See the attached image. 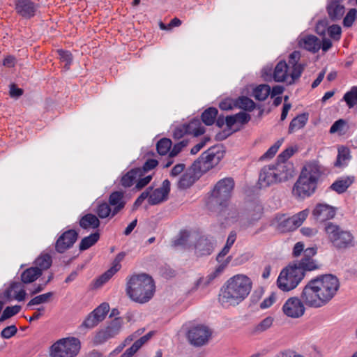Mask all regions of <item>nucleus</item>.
I'll list each match as a JSON object with an SVG mask.
<instances>
[{"label": "nucleus", "instance_id": "obj_1", "mask_svg": "<svg viewBox=\"0 0 357 357\" xmlns=\"http://www.w3.org/2000/svg\"><path fill=\"white\" fill-rule=\"evenodd\" d=\"M339 287L336 276L323 275L308 282L301 292V298L306 306L319 308L326 305L335 296Z\"/></svg>", "mask_w": 357, "mask_h": 357}, {"label": "nucleus", "instance_id": "obj_2", "mask_svg": "<svg viewBox=\"0 0 357 357\" xmlns=\"http://www.w3.org/2000/svg\"><path fill=\"white\" fill-rule=\"evenodd\" d=\"M252 289L250 279L243 274L230 278L221 288L219 300L222 305H236L243 301Z\"/></svg>", "mask_w": 357, "mask_h": 357}, {"label": "nucleus", "instance_id": "obj_3", "mask_svg": "<svg viewBox=\"0 0 357 357\" xmlns=\"http://www.w3.org/2000/svg\"><path fill=\"white\" fill-rule=\"evenodd\" d=\"M155 291L153 278L147 274L134 275L127 282L126 294L133 301L144 304L149 302Z\"/></svg>", "mask_w": 357, "mask_h": 357}, {"label": "nucleus", "instance_id": "obj_4", "mask_svg": "<svg viewBox=\"0 0 357 357\" xmlns=\"http://www.w3.org/2000/svg\"><path fill=\"white\" fill-rule=\"evenodd\" d=\"M294 166L290 162H276L266 165L260 172L259 185L260 188H266L287 181L294 176Z\"/></svg>", "mask_w": 357, "mask_h": 357}, {"label": "nucleus", "instance_id": "obj_5", "mask_svg": "<svg viewBox=\"0 0 357 357\" xmlns=\"http://www.w3.org/2000/svg\"><path fill=\"white\" fill-rule=\"evenodd\" d=\"M301 54L294 51L289 56L288 63L284 61H280L275 67L273 79L277 82H287L289 84H293L298 79L303 70L304 66L299 63Z\"/></svg>", "mask_w": 357, "mask_h": 357}, {"label": "nucleus", "instance_id": "obj_6", "mask_svg": "<svg viewBox=\"0 0 357 357\" xmlns=\"http://www.w3.org/2000/svg\"><path fill=\"white\" fill-rule=\"evenodd\" d=\"M234 181L231 177L220 179L214 185L208 201L209 208L217 207V210L222 211L226 208L231 197L234 188Z\"/></svg>", "mask_w": 357, "mask_h": 357}, {"label": "nucleus", "instance_id": "obj_7", "mask_svg": "<svg viewBox=\"0 0 357 357\" xmlns=\"http://www.w3.org/2000/svg\"><path fill=\"white\" fill-rule=\"evenodd\" d=\"M324 230L328 239L336 249L344 250L354 246L353 235L338 225L331 222H326Z\"/></svg>", "mask_w": 357, "mask_h": 357}, {"label": "nucleus", "instance_id": "obj_8", "mask_svg": "<svg viewBox=\"0 0 357 357\" xmlns=\"http://www.w3.org/2000/svg\"><path fill=\"white\" fill-rule=\"evenodd\" d=\"M80 349L77 338L68 337L59 340L51 347V357H75Z\"/></svg>", "mask_w": 357, "mask_h": 357}, {"label": "nucleus", "instance_id": "obj_9", "mask_svg": "<svg viewBox=\"0 0 357 357\" xmlns=\"http://www.w3.org/2000/svg\"><path fill=\"white\" fill-rule=\"evenodd\" d=\"M303 278L304 274L301 269L294 265L289 266L280 273L277 280L278 286L281 290L288 291L296 288Z\"/></svg>", "mask_w": 357, "mask_h": 357}, {"label": "nucleus", "instance_id": "obj_10", "mask_svg": "<svg viewBox=\"0 0 357 357\" xmlns=\"http://www.w3.org/2000/svg\"><path fill=\"white\" fill-rule=\"evenodd\" d=\"M124 321L122 317H115L104 328L98 331L94 336L93 343L99 345L116 337L121 331Z\"/></svg>", "mask_w": 357, "mask_h": 357}, {"label": "nucleus", "instance_id": "obj_11", "mask_svg": "<svg viewBox=\"0 0 357 357\" xmlns=\"http://www.w3.org/2000/svg\"><path fill=\"white\" fill-rule=\"evenodd\" d=\"M305 303L301 297L293 296L289 298L283 304L282 310L284 315L291 319H298L305 312Z\"/></svg>", "mask_w": 357, "mask_h": 357}, {"label": "nucleus", "instance_id": "obj_12", "mask_svg": "<svg viewBox=\"0 0 357 357\" xmlns=\"http://www.w3.org/2000/svg\"><path fill=\"white\" fill-rule=\"evenodd\" d=\"M211 336V330L204 325H198L192 327L188 333L189 342L195 347H201L206 344L208 342Z\"/></svg>", "mask_w": 357, "mask_h": 357}, {"label": "nucleus", "instance_id": "obj_13", "mask_svg": "<svg viewBox=\"0 0 357 357\" xmlns=\"http://www.w3.org/2000/svg\"><path fill=\"white\" fill-rule=\"evenodd\" d=\"M16 13L24 20L34 17L39 11L40 5L32 0H14Z\"/></svg>", "mask_w": 357, "mask_h": 357}, {"label": "nucleus", "instance_id": "obj_14", "mask_svg": "<svg viewBox=\"0 0 357 357\" xmlns=\"http://www.w3.org/2000/svg\"><path fill=\"white\" fill-rule=\"evenodd\" d=\"M308 215L309 211L305 209L291 217H284L282 220H280L278 229L282 233L294 231L303 224Z\"/></svg>", "mask_w": 357, "mask_h": 357}, {"label": "nucleus", "instance_id": "obj_15", "mask_svg": "<svg viewBox=\"0 0 357 357\" xmlns=\"http://www.w3.org/2000/svg\"><path fill=\"white\" fill-rule=\"evenodd\" d=\"M317 187V184L300 175L293 187L292 193L297 198L304 199L312 195Z\"/></svg>", "mask_w": 357, "mask_h": 357}, {"label": "nucleus", "instance_id": "obj_16", "mask_svg": "<svg viewBox=\"0 0 357 357\" xmlns=\"http://www.w3.org/2000/svg\"><path fill=\"white\" fill-rule=\"evenodd\" d=\"M78 238V233L74 229H68L62 233L55 242V250L60 254L70 249Z\"/></svg>", "mask_w": 357, "mask_h": 357}, {"label": "nucleus", "instance_id": "obj_17", "mask_svg": "<svg viewBox=\"0 0 357 357\" xmlns=\"http://www.w3.org/2000/svg\"><path fill=\"white\" fill-rule=\"evenodd\" d=\"M222 153L220 152L219 147H212L202 153L199 158V167L208 169L216 165L220 160Z\"/></svg>", "mask_w": 357, "mask_h": 357}, {"label": "nucleus", "instance_id": "obj_18", "mask_svg": "<svg viewBox=\"0 0 357 357\" xmlns=\"http://www.w3.org/2000/svg\"><path fill=\"white\" fill-rule=\"evenodd\" d=\"M147 189L149 190V196L148 197L149 204L151 205L158 204L167 199L168 195L170 191V182L166 179L162 185L153 190L152 187Z\"/></svg>", "mask_w": 357, "mask_h": 357}, {"label": "nucleus", "instance_id": "obj_19", "mask_svg": "<svg viewBox=\"0 0 357 357\" xmlns=\"http://www.w3.org/2000/svg\"><path fill=\"white\" fill-rule=\"evenodd\" d=\"M324 174L325 169L323 166L317 161H310L304 165L301 175L317 184Z\"/></svg>", "mask_w": 357, "mask_h": 357}, {"label": "nucleus", "instance_id": "obj_20", "mask_svg": "<svg viewBox=\"0 0 357 357\" xmlns=\"http://www.w3.org/2000/svg\"><path fill=\"white\" fill-rule=\"evenodd\" d=\"M317 253V249L314 248H308L304 250V256L298 263L294 264L296 268L301 269L305 275V271H311L319 268L318 265L312 257Z\"/></svg>", "mask_w": 357, "mask_h": 357}, {"label": "nucleus", "instance_id": "obj_21", "mask_svg": "<svg viewBox=\"0 0 357 357\" xmlns=\"http://www.w3.org/2000/svg\"><path fill=\"white\" fill-rule=\"evenodd\" d=\"M124 252L119 253L112 262V266L97 278L94 282V287L98 288L107 282L121 267V262L124 259Z\"/></svg>", "mask_w": 357, "mask_h": 357}, {"label": "nucleus", "instance_id": "obj_22", "mask_svg": "<svg viewBox=\"0 0 357 357\" xmlns=\"http://www.w3.org/2000/svg\"><path fill=\"white\" fill-rule=\"evenodd\" d=\"M231 260V257L229 256L221 264H219L214 270L210 272L206 277L198 280L197 285L202 284L207 287L211 284L215 279L218 278L224 272L226 267Z\"/></svg>", "mask_w": 357, "mask_h": 357}, {"label": "nucleus", "instance_id": "obj_23", "mask_svg": "<svg viewBox=\"0 0 357 357\" xmlns=\"http://www.w3.org/2000/svg\"><path fill=\"white\" fill-rule=\"evenodd\" d=\"M23 284L24 283L20 282H12L3 293L4 298L8 301H10L13 299L18 301H24L26 294Z\"/></svg>", "mask_w": 357, "mask_h": 357}, {"label": "nucleus", "instance_id": "obj_24", "mask_svg": "<svg viewBox=\"0 0 357 357\" xmlns=\"http://www.w3.org/2000/svg\"><path fill=\"white\" fill-rule=\"evenodd\" d=\"M335 213V208L326 204H317L312 212L314 218L320 222L333 218Z\"/></svg>", "mask_w": 357, "mask_h": 357}, {"label": "nucleus", "instance_id": "obj_25", "mask_svg": "<svg viewBox=\"0 0 357 357\" xmlns=\"http://www.w3.org/2000/svg\"><path fill=\"white\" fill-rule=\"evenodd\" d=\"M326 10L330 19L333 21L340 20L345 13V7L340 0H328Z\"/></svg>", "mask_w": 357, "mask_h": 357}, {"label": "nucleus", "instance_id": "obj_26", "mask_svg": "<svg viewBox=\"0 0 357 357\" xmlns=\"http://www.w3.org/2000/svg\"><path fill=\"white\" fill-rule=\"evenodd\" d=\"M298 44L302 48L313 53L317 52L321 49V42L314 35H306L301 37Z\"/></svg>", "mask_w": 357, "mask_h": 357}, {"label": "nucleus", "instance_id": "obj_27", "mask_svg": "<svg viewBox=\"0 0 357 357\" xmlns=\"http://www.w3.org/2000/svg\"><path fill=\"white\" fill-rule=\"evenodd\" d=\"M197 256L209 255L214 249V242L206 237H200L195 245Z\"/></svg>", "mask_w": 357, "mask_h": 357}, {"label": "nucleus", "instance_id": "obj_28", "mask_svg": "<svg viewBox=\"0 0 357 357\" xmlns=\"http://www.w3.org/2000/svg\"><path fill=\"white\" fill-rule=\"evenodd\" d=\"M109 204L114 207L112 214V217H114L125 206L126 202L123 200V193L120 191L113 192L109 195Z\"/></svg>", "mask_w": 357, "mask_h": 357}, {"label": "nucleus", "instance_id": "obj_29", "mask_svg": "<svg viewBox=\"0 0 357 357\" xmlns=\"http://www.w3.org/2000/svg\"><path fill=\"white\" fill-rule=\"evenodd\" d=\"M354 178H355L353 176L340 177L331 185V189L337 192L338 194H342L344 192L354 183Z\"/></svg>", "mask_w": 357, "mask_h": 357}, {"label": "nucleus", "instance_id": "obj_30", "mask_svg": "<svg viewBox=\"0 0 357 357\" xmlns=\"http://www.w3.org/2000/svg\"><path fill=\"white\" fill-rule=\"evenodd\" d=\"M138 176H143V174H140L139 169H132L122 176L120 183L124 188H130L134 183H137Z\"/></svg>", "mask_w": 357, "mask_h": 357}, {"label": "nucleus", "instance_id": "obj_31", "mask_svg": "<svg viewBox=\"0 0 357 357\" xmlns=\"http://www.w3.org/2000/svg\"><path fill=\"white\" fill-rule=\"evenodd\" d=\"M151 337V333L141 337L136 340L133 344L120 356V357H132Z\"/></svg>", "mask_w": 357, "mask_h": 357}, {"label": "nucleus", "instance_id": "obj_32", "mask_svg": "<svg viewBox=\"0 0 357 357\" xmlns=\"http://www.w3.org/2000/svg\"><path fill=\"white\" fill-rule=\"evenodd\" d=\"M79 225L84 229H96L100 226V220L95 215L88 213L82 217Z\"/></svg>", "mask_w": 357, "mask_h": 357}, {"label": "nucleus", "instance_id": "obj_33", "mask_svg": "<svg viewBox=\"0 0 357 357\" xmlns=\"http://www.w3.org/2000/svg\"><path fill=\"white\" fill-rule=\"evenodd\" d=\"M41 275L40 269L35 267H31L22 273L21 280L24 284H29L36 281Z\"/></svg>", "mask_w": 357, "mask_h": 357}, {"label": "nucleus", "instance_id": "obj_34", "mask_svg": "<svg viewBox=\"0 0 357 357\" xmlns=\"http://www.w3.org/2000/svg\"><path fill=\"white\" fill-rule=\"evenodd\" d=\"M351 158L350 150L347 147L342 146L338 149V154L337 160L335 162V166L337 167H344L347 166Z\"/></svg>", "mask_w": 357, "mask_h": 357}, {"label": "nucleus", "instance_id": "obj_35", "mask_svg": "<svg viewBox=\"0 0 357 357\" xmlns=\"http://www.w3.org/2000/svg\"><path fill=\"white\" fill-rule=\"evenodd\" d=\"M184 125L186 128L187 133L189 135L199 136L205 132V128L202 126V122L197 119H194L188 123H184Z\"/></svg>", "mask_w": 357, "mask_h": 357}, {"label": "nucleus", "instance_id": "obj_36", "mask_svg": "<svg viewBox=\"0 0 357 357\" xmlns=\"http://www.w3.org/2000/svg\"><path fill=\"white\" fill-rule=\"evenodd\" d=\"M308 120V114L303 113L294 118L290 122L288 132L293 133L295 131L301 129L307 123Z\"/></svg>", "mask_w": 357, "mask_h": 357}, {"label": "nucleus", "instance_id": "obj_37", "mask_svg": "<svg viewBox=\"0 0 357 357\" xmlns=\"http://www.w3.org/2000/svg\"><path fill=\"white\" fill-rule=\"evenodd\" d=\"M52 263V257L50 255L47 253L41 254L36 260H35V268H38L41 270V274L43 273V271L48 269Z\"/></svg>", "mask_w": 357, "mask_h": 357}, {"label": "nucleus", "instance_id": "obj_38", "mask_svg": "<svg viewBox=\"0 0 357 357\" xmlns=\"http://www.w3.org/2000/svg\"><path fill=\"white\" fill-rule=\"evenodd\" d=\"M100 238L98 232H94L89 236L84 237L80 241L79 248L80 251H84L98 242Z\"/></svg>", "mask_w": 357, "mask_h": 357}, {"label": "nucleus", "instance_id": "obj_39", "mask_svg": "<svg viewBox=\"0 0 357 357\" xmlns=\"http://www.w3.org/2000/svg\"><path fill=\"white\" fill-rule=\"evenodd\" d=\"M195 175L192 171L184 173L178 182V187L181 189L190 188L195 181Z\"/></svg>", "mask_w": 357, "mask_h": 357}, {"label": "nucleus", "instance_id": "obj_40", "mask_svg": "<svg viewBox=\"0 0 357 357\" xmlns=\"http://www.w3.org/2000/svg\"><path fill=\"white\" fill-rule=\"evenodd\" d=\"M273 320L272 317H266L253 327L252 333L256 335L267 331L272 326Z\"/></svg>", "mask_w": 357, "mask_h": 357}, {"label": "nucleus", "instance_id": "obj_41", "mask_svg": "<svg viewBox=\"0 0 357 357\" xmlns=\"http://www.w3.org/2000/svg\"><path fill=\"white\" fill-rule=\"evenodd\" d=\"M271 93V87L268 84H261L253 91V96L259 101L265 100Z\"/></svg>", "mask_w": 357, "mask_h": 357}, {"label": "nucleus", "instance_id": "obj_42", "mask_svg": "<svg viewBox=\"0 0 357 357\" xmlns=\"http://www.w3.org/2000/svg\"><path fill=\"white\" fill-rule=\"evenodd\" d=\"M218 109L214 107H210L206 109L202 114V120L206 126H211L214 123L215 119L218 115Z\"/></svg>", "mask_w": 357, "mask_h": 357}, {"label": "nucleus", "instance_id": "obj_43", "mask_svg": "<svg viewBox=\"0 0 357 357\" xmlns=\"http://www.w3.org/2000/svg\"><path fill=\"white\" fill-rule=\"evenodd\" d=\"M235 106L245 110L252 111L255 109V104L248 97L242 96L235 101Z\"/></svg>", "mask_w": 357, "mask_h": 357}, {"label": "nucleus", "instance_id": "obj_44", "mask_svg": "<svg viewBox=\"0 0 357 357\" xmlns=\"http://www.w3.org/2000/svg\"><path fill=\"white\" fill-rule=\"evenodd\" d=\"M172 141L169 139H161L158 142L156 145L158 153L161 155H166L167 153L171 151L170 149L172 147Z\"/></svg>", "mask_w": 357, "mask_h": 357}, {"label": "nucleus", "instance_id": "obj_45", "mask_svg": "<svg viewBox=\"0 0 357 357\" xmlns=\"http://www.w3.org/2000/svg\"><path fill=\"white\" fill-rule=\"evenodd\" d=\"M109 311V305L107 303H102L92 311V313L101 322L105 319Z\"/></svg>", "mask_w": 357, "mask_h": 357}, {"label": "nucleus", "instance_id": "obj_46", "mask_svg": "<svg viewBox=\"0 0 357 357\" xmlns=\"http://www.w3.org/2000/svg\"><path fill=\"white\" fill-rule=\"evenodd\" d=\"M95 211L101 219L106 218L109 215L112 216V209L111 208L110 205L106 202L98 204Z\"/></svg>", "mask_w": 357, "mask_h": 357}, {"label": "nucleus", "instance_id": "obj_47", "mask_svg": "<svg viewBox=\"0 0 357 357\" xmlns=\"http://www.w3.org/2000/svg\"><path fill=\"white\" fill-rule=\"evenodd\" d=\"M52 295V292H47L43 294L36 296L27 303V307H30L33 305L46 303L49 301Z\"/></svg>", "mask_w": 357, "mask_h": 357}, {"label": "nucleus", "instance_id": "obj_48", "mask_svg": "<svg viewBox=\"0 0 357 357\" xmlns=\"http://www.w3.org/2000/svg\"><path fill=\"white\" fill-rule=\"evenodd\" d=\"M343 98L349 108L357 105V86H353L349 91L344 94Z\"/></svg>", "mask_w": 357, "mask_h": 357}, {"label": "nucleus", "instance_id": "obj_49", "mask_svg": "<svg viewBox=\"0 0 357 357\" xmlns=\"http://www.w3.org/2000/svg\"><path fill=\"white\" fill-rule=\"evenodd\" d=\"M283 142H284L283 138L278 139L273 146H271L266 151V153H264V155L261 157V160L272 158L275 155V153L278 151L279 148L282 144Z\"/></svg>", "mask_w": 357, "mask_h": 357}, {"label": "nucleus", "instance_id": "obj_50", "mask_svg": "<svg viewBox=\"0 0 357 357\" xmlns=\"http://www.w3.org/2000/svg\"><path fill=\"white\" fill-rule=\"evenodd\" d=\"M20 310L21 307L20 305L6 307L0 317V322H3L6 319L17 314Z\"/></svg>", "mask_w": 357, "mask_h": 357}, {"label": "nucleus", "instance_id": "obj_51", "mask_svg": "<svg viewBox=\"0 0 357 357\" xmlns=\"http://www.w3.org/2000/svg\"><path fill=\"white\" fill-rule=\"evenodd\" d=\"M357 16V10L356 8L350 9L343 19V25L345 27H351L353 25Z\"/></svg>", "mask_w": 357, "mask_h": 357}, {"label": "nucleus", "instance_id": "obj_52", "mask_svg": "<svg viewBox=\"0 0 357 357\" xmlns=\"http://www.w3.org/2000/svg\"><path fill=\"white\" fill-rule=\"evenodd\" d=\"M329 36L333 39L338 40L341 37L342 29L339 25L333 24L327 28Z\"/></svg>", "mask_w": 357, "mask_h": 357}, {"label": "nucleus", "instance_id": "obj_53", "mask_svg": "<svg viewBox=\"0 0 357 357\" xmlns=\"http://www.w3.org/2000/svg\"><path fill=\"white\" fill-rule=\"evenodd\" d=\"M146 174L147 173H144V176H138L137 183L135 187V189L139 190L151 182L152 179V175Z\"/></svg>", "mask_w": 357, "mask_h": 357}, {"label": "nucleus", "instance_id": "obj_54", "mask_svg": "<svg viewBox=\"0 0 357 357\" xmlns=\"http://www.w3.org/2000/svg\"><path fill=\"white\" fill-rule=\"evenodd\" d=\"M58 53L61 61L62 62H65L64 67L66 69H68L73 59L71 53L68 51H65L63 50H58Z\"/></svg>", "mask_w": 357, "mask_h": 357}, {"label": "nucleus", "instance_id": "obj_55", "mask_svg": "<svg viewBox=\"0 0 357 357\" xmlns=\"http://www.w3.org/2000/svg\"><path fill=\"white\" fill-rule=\"evenodd\" d=\"M188 144V141L183 139L176 144L169 153V158H174L177 155L182 149Z\"/></svg>", "mask_w": 357, "mask_h": 357}, {"label": "nucleus", "instance_id": "obj_56", "mask_svg": "<svg viewBox=\"0 0 357 357\" xmlns=\"http://www.w3.org/2000/svg\"><path fill=\"white\" fill-rule=\"evenodd\" d=\"M296 149L293 147H289L283 151L277 158V162H287V160L293 155Z\"/></svg>", "mask_w": 357, "mask_h": 357}, {"label": "nucleus", "instance_id": "obj_57", "mask_svg": "<svg viewBox=\"0 0 357 357\" xmlns=\"http://www.w3.org/2000/svg\"><path fill=\"white\" fill-rule=\"evenodd\" d=\"M99 323L100 321L91 312L82 323V326L87 328H92L96 326Z\"/></svg>", "mask_w": 357, "mask_h": 357}, {"label": "nucleus", "instance_id": "obj_58", "mask_svg": "<svg viewBox=\"0 0 357 357\" xmlns=\"http://www.w3.org/2000/svg\"><path fill=\"white\" fill-rule=\"evenodd\" d=\"M158 164V162L156 160L149 159L145 162L142 167H137V169H139L140 174H143L144 176V173H147L149 171L155 168Z\"/></svg>", "mask_w": 357, "mask_h": 357}, {"label": "nucleus", "instance_id": "obj_59", "mask_svg": "<svg viewBox=\"0 0 357 357\" xmlns=\"http://www.w3.org/2000/svg\"><path fill=\"white\" fill-rule=\"evenodd\" d=\"M17 328L15 325L6 327L1 333L3 338L9 339L17 333Z\"/></svg>", "mask_w": 357, "mask_h": 357}, {"label": "nucleus", "instance_id": "obj_60", "mask_svg": "<svg viewBox=\"0 0 357 357\" xmlns=\"http://www.w3.org/2000/svg\"><path fill=\"white\" fill-rule=\"evenodd\" d=\"M277 294L272 293L268 298H265L260 304L261 309H266L271 307L277 300Z\"/></svg>", "mask_w": 357, "mask_h": 357}, {"label": "nucleus", "instance_id": "obj_61", "mask_svg": "<svg viewBox=\"0 0 357 357\" xmlns=\"http://www.w3.org/2000/svg\"><path fill=\"white\" fill-rule=\"evenodd\" d=\"M187 133L186 128L184 124L177 126L173 130V137L174 139H178L183 137Z\"/></svg>", "mask_w": 357, "mask_h": 357}, {"label": "nucleus", "instance_id": "obj_62", "mask_svg": "<svg viewBox=\"0 0 357 357\" xmlns=\"http://www.w3.org/2000/svg\"><path fill=\"white\" fill-rule=\"evenodd\" d=\"M132 340V337L131 336L127 337L125 340V342L119 345L115 349H114L107 357H114L116 355L119 354L122 351L126 345Z\"/></svg>", "mask_w": 357, "mask_h": 357}, {"label": "nucleus", "instance_id": "obj_63", "mask_svg": "<svg viewBox=\"0 0 357 357\" xmlns=\"http://www.w3.org/2000/svg\"><path fill=\"white\" fill-rule=\"evenodd\" d=\"M346 122L343 119L336 121L331 127L330 132L335 133L338 131H342L344 127Z\"/></svg>", "mask_w": 357, "mask_h": 357}, {"label": "nucleus", "instance_id": "obj_64", "mask_svg": "<svg viewBox=\"0 0 357 357\" xmlns=\"http://www.w3.org/2000/svg\"><path fill=\"white\" fill-rule=\"evenodd\" d=\"M235 115L236 118V122L241 124L247 123L250 120V114L244 112H241L238 114H236Z\"/></svg>", "mask_w": 357, "mask_h": 357}]
</instances>
